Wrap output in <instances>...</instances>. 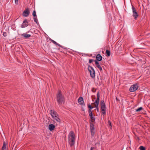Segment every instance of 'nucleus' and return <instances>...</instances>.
<instances>
[{"instance_id": "f257e3e1", "label": "nucleus", "mask_w": 150, "mask_h": 150, "mask_svg": "<svg viewBox=\"0 0 150 150\" xmlns=\"http://www.w3.org/2000/svg\"><path fill=\"white\" fill-rule=\"evenodd\" d=\"M76 137L73 131L70 132L68 135V142L71 146L72 147L75 143Z\"/></svg>"}, {"instance_id": "f03ea898", "label": "nucleus", "mask_w": 150, "mask_h": 150, "mask_svg": "<svg viewBox=\"0 0 150 150\" xmlns=\"http://www.w3.org/2000/svg\"><path fill=\"white\" fill-rule=\"evenodd\" d=\"M57 100L60 105L64 104L65 102L64 97L63 96L60 90H59L57 95Z\"/></svg>"}, {"instance_id": "7ed1b4c3", "label": "nucleus", "mask_w": 150, "mask_h": 150, "mask_svg": "<svg viewBox=\"0 0 150 150\" xmlns=\"http://www.w3.org/2000/svg\"><path fill=\"white\" fill-rule=\"evenodd\" d=\"M101 108L100 110L101 113L104 116L106 114V107L105 105V103L103 100H101L100 101Z\"/></svg>"}, {"instance_id": "20e7f679", "label": "nucleus", "mask_w": 150, "mask_h": 150, "mask_svg": "<svg viewBox=\"0 0 150 150\" xmlns=\"http://www.w3.org/2000/svg\"><path fill=\"white\" fill-rule=\"evenodd\" d=\"M88 70L89 71L91 76L92 78L95 77V71L93 68L90 66L89 65Z\"/></svg>"}, {"instance_id": "39448f33", "label": "nucleus", "mask_w": 150, "mask_h": 150, "mask_svg": "<svg viewBox=\"0 0 150 150\" xmlns=\"http://www.w3.org/2000/svg\"><path fill=\"white\" fill-rule=\"evenodd\" d=\"M138 88V86L137 84H134L132 85L129 89L131 92H133L137 90Z\"/></svg>"}, {"instance_id": "423d86ee", "label": "nucleus", "mask_w": 150, "mask_h": 150, "mask_svg": "<svg viewBox=\"0 0 150 150\" xmlns=\"http://www.w3.org/2000/svg\"><path fill=\"white\" fill-rule=\"evenodd\" d=\"M132 10L133 12L132 16L134 17V18L136 20L138 15L135 8L133 6H132Z\"/></svg>"}, {"instance_id": "0eeeda50", "label": "nucleus", "mask_w": 150, "mask_h": 150, "mask_svg": "<svg viewBox=\"0 0 150 150\" xmlns=\"http://www.w3.org/2000/svg\"><path fill=\"white\" fill-rule=\"evenodd\" d=\"M30 11L28 8H26L23 11V16L24 17H27L29 15Z\"/></svg>"}, {"instance_id": "6e6552de", "label": "nucleus", "mask_w": 150, "mask_h": 150, "mask_svg": "<svg viewBox=\"0 0 150 150\" xmlns=\"http://www.w3.org/2000/svg\"><path fill=\"white\" fill-rule=\"evenodd\" d=\"M100 94L99 92H98L97 94V99L94 103V105H99L100 101Z\"/></svg>"}, {"instance_id": "1a4fd4ad", "label": "nucleus", "mask_w": 150, "mask_h": 150, "mask_svg": "<svg viewBox=\"0 0 150 150\" xmlns=\"http://www.w3.org/2000/svg\"><path fill=\"white\" fill-rule=\"evenodd\" d=\"M28 26V22L26 19H25L23 21L21 27L24 28Z\"/></svg>"}, {"instance_id": "9d476101", "label": "nucleus", "mask_w": 150, "mask_h": 150, "mask_svg": "<svg viewBox=\"0 0 150 150\" xmlns=\"http://www.w3.org/2000/svg\"><path fill=\"white\" fill-rule=\"evenodd\" d=\"M8 147V144H6L5 142L4 141L3 143V146L2 148V150H7Z\"/></svg>"}, {"instance_id": "9b49d317", "label": "nucleus", "mask_w": 150, "mask_h": 150, "mask_svg": "<svg viewBox=\"0 0 150 150\" xmlns=\"http://www.w3.org/2000/svg\"><path fill=\"white\" fill-rule=\"evenodd\" d=\"M95 65L99 69L100 71H102L103 70L102 69L100 65L99 62L96 60H95Z\"/></svg>"}, {"instance_id": "f8f14e48", "label": "nucleus", "mask_w": 150, "mask_h": 150, "mask_svg": "<svg viewBox=\"0 0 150 150\" xmlns=\"http://www.w3.org/2000/svg\"><path fill=\"white\" fill-rule=\"evenodd\" d=\"M50 114L52 117L55 115H57V114L54 110H50Z\"/></svg>"}, {"instance_id": "ddd939ff", "label": "nucleus", "mask_w": 150, "mask_h": 150, "mask_svg": "<svg viewBox=\"0 0 150 150\" xmlns=\"http://www.w3.org/2000/svg\"><path fill=\"white\" fill-rule=\"evenodd\" d=\"M102 56L99 54H97L96 56V59L97 61H100L102 60Z\"/></svg>"}, {"instance_id": "4468645a", "label": "nucleus", "mask_w": 150, "mask_h": 150, "mask_svg": "<svg viewBox=\"0 0 150 150\" xmlns=\"http://www.w3.org/2000/svg\"><path fill=\"white\" fill-rule=\"evenodd\" d=\"M78 102L80 105H83V104L84 101L82 97H80L78 99Z\"/></svg>"}, {"instance_id": "2eb2a0df", "label": "nucleus", "mask_w": 150, "mask_h": 150, "mask_svg": "<svg viewBox=\"0 0 150 150\" xmlns=\"http://www.w3.org/2000/svg\"><path fill=\"white\" fill-rule=\"evenodd\" d=\"M50 41L52 42L55 45H58V46H59L60 47H61L62 48H64V49L65 48H64V47H62V46L61 45L59 44H58V43H57L56 42L54 41L53 40L51 39H50Z\"/></svg>"}, {"instance_id": "dca6fc26", "label": "nucleus", "mask_w": 150, "mask_h": 150, "mask_svg": "<svg viewBox=\"0 0 150 150\" xmlns=\"http://www.w3.org/2000/svg\"><path fill=\"white\" fill-rule=\"evenodd\" d=\"M48 128L50 131H52L54 129L55 126L54 125L51 124L49 125Z\"/></svg>"}, {"instance_id": "f3484780", "label": "nucleus", "mask_w": 150, "mask_h": 150, "mask_svg": "<svg viewBox=\"0 0 150 150\" xmlns=\"http://www.w3.org/2000/svg\"><path fill=\"white\" fill-rule=\"evenodd\" d=\"M53 119L56 120L57 122H59L60 121V119L59 117V116L58 114L57 115H55L54 116L52 117Z\"/></svg>"}, {"instance_id": "a211bd4d", "label": "nucleus", "mask_w": 150, "mask_h": 150, "mask_svg": "<svg viewBox=\"0 0 150 150\" xmlns=\"http://www.w3.org/2000/svg\"><path fill=\"white\" fill-rule=\"evenodd\" d=\"M22 37H23L25 38H30L31 37V35L30 34H27L26 33H23L21 35Z\"/></svg>"}, {"instance_id": "6ab92c4d", "label": "nucleus", "mask_w": 150, "mask_h": 150, "mask_svg": "<svg viewBox=\"0 0 150 150\" xmlns=\"http://www.w3.org/2000/svg\"><path fill=\"white\" fill-rule=\"evenodd\" d=\"M106 53L107 54V56H109L110 55V52L108 50H106Z\"/></svg>"}, {"instance_id": "aec40b11", "label": "nucleus", "mask_w": 150, "mask_h": 150, "mask_svg": "<svg viewBox=\"0 0 150 150\" xmlns=\"http://www.w3.org/2000/svg\"><path fill=\"white\" fill-rule=\"evenodd\" d=\"M88 113L90 117L93 116L92 112L90 109H89L88 110Z\"/></svg>"}, {"instance_id": "412c9836", "label": "nucleus", "mask_w": 150, "mask_h": 150, "mask_svg": "<svg viewBox=\"0 0 150 150\" xmlns=\"http://www.w3.org/2000/svg\"><path fill=\"white\" fill-rule=\"evenodd\" d=\"M90 127L91 130H94V125L92 123L90 124Z\"/></svg>"}, {"instance_id": "4be33fe9", "label": "nucleus", "mask_w": 150, "mask_h": 150, "mask_svg": "<svg viewBox=\"0 0 150 150\" xmlns=\"http://www.w3.org/2000/svg\"><path fill=\"white\" fill-rule=\"evenodd\" d=\"M34 21L37 24L38 23V19L36 17H34L33 18Z\"/></svg>"}, {"instance_id": "5701e85b", "label": "nucleus", "mask_w": 150, "mask_h": 150, "mask_svg": "<svg viewBox=\"0 0 150 150\" xmlns=\"http://www.w3.org/2000/svg\"><path fill=\"white\" fill-rule=\"evenodd\" d=\"M143 108L142 107H140L138 109L136 110V112H139L141 110H143Z\"/></svg>"}, {"instance_id": "b1692460", "label": "nucleus", "mask_w": 150, "mask_h": 150, "mask_svg": "<svg viewBox=\"0 0 150 150\" xmlns=\"http://www.w3.org/2000/svg\"><path fill=\"white\" fill-rule=\"evenodd\" d=\"M139 149L140 150H146L145 147L143 146H140Z\"/></svg>"}, {"instance_id": "393cba45", "label": "nucleus", "mask_w": 150, "mask_h": 150, "mask_svg": "<svg viewBox=\"0 0 150 150\" xmlns=\"http://www.w3.org/2000/svg\"><path fill=\"white\" fill-rule=\"evenodd\" d=\"M91 135L92 136H94L95 134L94 130H91Z\"/></svg>"}, {"instance_id": "a878e982", "label": "nucleus", "mask_w": 150, "mask_h": 150, "mask_svg": "<svg viewBox=\"0 0 150 150\" xmlns=\"http://www.w3.org/2000/svg\"><path fill=\"white\" fill-rule=\"evenodd\" d=\"M90 118L92 120V122H93L95 121V118L93 116L91 117Z\"/></svg>"}, {"instance_id": "bb28decb", "label": "nucleus", "mask_w": 150, "mask_h": 150, "mask_svg": "<svg viewBox=\"0 0 150 150\" xmlns=\"http://www.w3.org/2000/svg\"><path fill=\"white\" fill-rule=\"evenodd\" d=\"M33 16L34 17H36V12L35 11V10L33 11Z\"/></svg>"}, {"instance_id": "cd10ccee", "label": "nucleus", "mask_w": 150, "mask_h": 150, "mask_svg": "<svg viewBox=\"0 0 150 150\" xmlns=\"http://www.w3.org/2000/svg\"><path fill=\"white\" fill-rule=\"evenodd\" d=\"M95 107L96 108L97 110L98 111H99V107L98 105H94Z\"/></svg>"}, {"instance_id": "c85d7f7f", "label": "nucleus", "mask_w": 150, "mask_h": 150, "mask_svg": "<svg viewBox=\"0 0 150 150\" xmlns=\"http://www.w3.org/2000/svg\"><path fill=\"white\" fill-rule=\"evenodd\" d=\"M3 35L4 37H6L7 35L6 33V32H3Z\"/></svg>"}, {"instance_id": "c756f323", "label": "nucleus", "mask_w": 150, "mask_h": 150, "mask_svg": "<svg viewBox=\"0 0 150 150\" xmlns=\"http://www.w3.org/2000/svg\"><path fill=\"white\" fill-rule=\"evenodd\" d=\"M88 108H90L89 109H90V110L92 109L93 108V107L91 106L90 105H88Z\"/></svg>"}, {"instance_id": "7c9ffc66", "label": "nucleus", "mask_w": 150, "mask_h": 150, "mask_svg": "<svg viewBox=\"0 0 150 150\" xmlns=\"http://www.w3.org/2000/svg\"><path fill=\"white\" fill-rule=\"evenodd\" d=\"M92 91L93 92H96V89L95 88H93L92 89Z\"/></svg>"}, {"instance_id": "2f4dec72", "label": "nucleus", "mask_w": 150, "mask_h": 150, "mask_svg": "<svg viewBox=\"0 0 150 150\" xmlns=\"http://www.w3.org/2000/svg\"><path fill=\"white\" fill-rule=\"evenodd\" d=\"M108 123L109 124V125L111 127H112V125H111V123L110 122V120L108 121Z\"/></svg>"}, {"instance_id": "473e14b6", "label": "nucleus", "mask_w": 150, "mask_h": 150, "mask_svg": "<svg viewBox=\"0 0 150 150\" xmlns=\"http://www.w3.org/2000/svg\"><path fill=\"white\" fill-rule=\"evenodd\" d=\"M93 61V59H90L89 61V63H91Z\"/></svg>"}, {"instance_id": "72a5a7b5", "label": "nucleus", "mask_w": 150, "mask_h": 150, "mask_svg": "<svg viewBox=\"0 0 150 150\" xmlns=\"http://www.w3.org/2000/svg\"><path fill=\"white\" fill-rule=\"evenodd\" d=\"M95 149V148L93 146L91 147V148L90 150H94Z\"/></svg>"}, {"instance_id": "f704fd0d", "label": "nucleus", "mask_w": 150, "mask_h": 150, "mask_svg": "<svg viewBox=\"0 0 150 150\" xmlns=\"http://www.w3.org/2000/svg\"><path fill=\"white\" fill-rule=\"evenodd\" d=\"M18 0H15V3L18 4Z\"/></svg>"}, {"instance_id": "c9c22d12", "label": "nucleus", "mask_w": 150, "mask_h": 150, "mask_svg": "<svg viewBox=\"0 0 150 150\" xmlns=\"http://www.w3.org/2000/svg\"><path fill=\"white\" fill-rule=\"evenodd\" d=\"M64 53H66V52H64Z\"/></svg>"}]
</instances>
